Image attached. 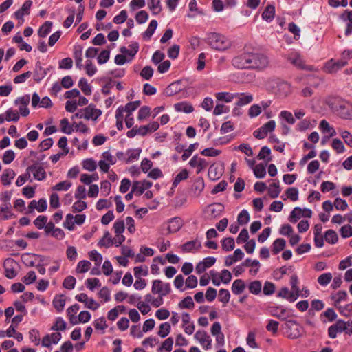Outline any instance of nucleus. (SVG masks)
Masks as SVG:
<instances>
[{
	"label": "nucleus",
	"mask_w": 352,
	"mask_h": 352,
	"mask_svg": "<svg viewBox=\"0 0 352 352\" xmlns=\"http://www.w3.org/2000/svg\"><path fill=\"white\" fill-rule=\"evenodd\" d=\"M232 65L239 69H253L261 70L269 63L267 57L256 52L251 46L245 45L231 61Z\"/></svg>",
	"instance_id": "1"
},
{
	"label": "nucleus",
	"mask_w": 352,
	"mask_h": 352,
	"mask_svg": "<svg viewBox=\"0 0 352 352\" xmlns=\"http://www.w3.org/2000/svg\"><path fill=\"white\" fill-rule=\"evenodd\" d=\"M329 106L342 119L349 120H352L351 102L341 98H336L330 102Z\"/></svg>",
	"instance_id": "2"
},
{
	"label": "nucleus",
	"mask_w": 352,
	"mask_h": 352,
	"mask_svg": "<svg viewBox=\"0 0 352 352\" xmlns=\"http://www.w3.org/2000/svg\"><path fill=\"white\" fill-rule=\"evenodd\" d=\"M206 41L212 48L219 51L226 50L231 46V41L226 36L217 32L208 33Z\"/></svg>",
	"instance_id": "3"
},
{
	"label": "nucleus",
	"mask_w": 352,
	"mask_h": 352,
	"mask_svg": "<svg viewBox=\"0 0 352 352\" xmlns=\"http://www.w3.org/2000/svg\"><path fill=\"white\" fill-rule=\"evenodd\" d=\"M287 336L290 339H296L301 336L302 327L294 320H288L285 323Z\"/></svg>",
	"instance_id": "4"
},
{
	"label": "nucleus",
	"mask_w": 352,
	"mask_h": 352,
	"mask_svg": "<svg viewBox=\"0 0 352 352\" xmlns=\"http://www.w3.org/2000/svg\"><path fill=\"white\" fill-rule=\"evenodd\" d=\"M151 292L154 294L166 296L171 292L170 284L163 283L161 280H154L152 282Z\"/></svg>",
	"instance_id": "5"
},
{
	"label": "nucleus",
	"mask_w": 352,
	"mask_h": 352,
	"mask_svg": "<svg viewBox=\"0 0 352 352\" xmlns=\"http://www.w3.org/2000/svg\"><path fill=\"white\" fill-rule=\"evenodd\" d=\"M33 175L34 179L38 181H43L46 178V172L43 166L38 164H34L27 168V175L30 177Z\"/></svg>",
	"instance_id": "6"
},
{
	"label": "nucleus",
	"mask_w": 352,
	"mask_h": 352,
	"mask_svg": "<svg viewBox=\"0 0 352 352\" xmlns=\"http://www.w3.org/2000/svg\"><path fill=\"white\" fill-rule=\"evenodd\" d=\"M287 60L298 69L307 71L313 70V67L305 65V61L301 58V56L297 52L289 54L287 56Z\"/></svg>",
	"instance_id": "7"
},
{
	"label": "nucleus",
	"mask_w": 352,
	"mask_h": 352,
	"mask_svg": "<svg viewBox=\"0 0 352 352\" xmlns=\"http://www.w3.org/2000/svg\"><path fill=\"white\" fill-rule=\"evenodd\" d=\"M345 330H348L346 323L343 320L340 319L328 328V336L329 338L333 339L337 337L338 333H342L345 331Z\"/></svg>",
	"instance_id": "8"
},
{
	"label": "nucleus",
	"mask_w": 352,
	"mask_h": 352,
	"mask_svg": "<svg viewBox=\"0 0 352 352\" xmlns=\"http://www.w3.org/2000/svg\"><path fill=\"white\" fill-rule=\"evenodd\" d=\"M195 338L199 341L206 350L211 349L212 339L206 331H197L195 334Z\"/></svg>",
	"instance_id": "9"
},
{
	"label": "nucleus",
	"mask_w": 352,
	"mask_h": 352,
	"mask_svg": "<svg viewBox=\"0 0 352 352\" xmlns=\"http://www.w3.org/2000/svg\"><path fill=\"white\" fill-rule=\"evenodd\" d=\"M201 248V242L198 239L189 241L181 245L184 253H195Z\"/></svg>",
	"instance_id": "10"
},
{
	"label": "nucleus",
	"mask_w": 352,
	"mask_h": 352,
	"mask_svg": "<svg viewBox=\"0 0 352 352\" xmlns=\"http://www.w3.org/2000/svg\"><path fill=\"white\" fill-rule=\"evenodd\" d=\"M153 185V183L148 180H143L142 182H134L133 186V192H135V195L137 196L142 195L146 190L149 189Z\"/></svg>",
	"instance_id": "11"
},
{
	"label": "nucleus",
	"mask_w": 352,
	"mask_h": 352,
	"mask_svg": "<svg viewBox=\"0 0 352 352\" xmlns=\"http://www.w3.org/2000/svg\"><path fill=\"white\" fill-rule=\"evenodd\" d=\"M15 265L16 262L12 258H8L4 261L5 276L9 279H12L17 275L14 269Z\"/></svg>",
	"instance_id": "12"
},
{
	"label": "nucleus",
	"mask_w": 352,
	"mask_h": 352,
	"mask_svg": "<svg viewBox=\"0 0 352 352\" xmlns=\"http://www.w3.org/2000/svg\"><path fill=\"white\" fill-rule=\"evenodd\" d=\"M85 116L84 119L85 120H96L98 117H100L102 114L101 110L95 108V105L91 104L88 107H85L84 109Z\"/></svg>",
	"instance_id": "13"
},
{
	"label": "nucleus",
	"mask_w": 352,
	"mask_h": 352,
	"mask_svg": "<svg viewBox=\"0 0 352 352\" xmlns=\"http://www.w3.org/2000/svg\"><path fill=\"white\" fill-rule=\"evenodd\" d=\"M32 5V1H30V0L25 1L24 2V3L23 4V6H21V8L20 9H19L18 10H16L14 13V17L16 19L21 21V22L23 23L24 21L23 16L25 15H28L30 14Z\"/></svg>",
	"instance_id": "14"
},
{
	"label": "nucleus",
	"mask_w": 352,
	"mask_h": 352,
	"mask_svg": "<svg viewBox=\"0 0 352 352\" xmlns=\"http://www.w3.org/2000/svg\"><path fill=\"white\" fill-rule=\"evenodd\" d=\"M340 19L346 23L344 34L349 36L352 34V10H346L340 15Z\"/></svg>",
	"instance_id": "15"
},
{
	"label": "nucleus",
	"mask_w": 352,
	"mask_h": 352,
	"mask_svg": "<svg viewBox=\"0 0 352 352\" xmlns=\"http://www.w3.org/2000/svg\"><path fill=\"white\" fill-rule=\"evenodd\" d=\"M277 297L285 298L289 302H294L298 298V294L292 291L290 292L287 287H283L277 294Z\"/></svg>",
	"instance_id": "16"
},
{
	"label": "nucleus",
	"mask_w": 352,
	"mask_h": 352,
	"mask_svg": "<svg viewBox=\"0 0 352 352\" xmlns=\"http://www.w3.org/2000/svg\"><path fill=\"white\" fill-rule=\"evenodd\" d=\"M234 98H238V101L236 103L238 107L245 106L253 101V96L248 93H236L234 94Z\"/></svg>",
	"instance_id": "17"
},
{
	"label": "nucleus",
	"mask_w": 352,
	"mask_h": 352,
	"mask_svg": "<svg viewBox=\"0 0 352 352\" xmlns=\"http://www.w3.org/2000/svg\"><path fill=\"white\" fill-rule=\"evenodd\" d=\"M182 219L176 217L169 219L167 229L170 233H175L182 228Z\"/></svg>",
	"instance_id": "18"
},
{
	"label": "nucleus",
	"mask_w": 352,
	"mask_h": 352,
	"mask_svg": "<svg viewBox=\"0 0 352 352\" xmlns=\"http://www.w3.org/2000/svg\"><path fill=\"white\" fill-rule=\"evenodd\" d=\"M129 47L131 48L130 50L127 49L125 46H122L120 48V51L122 54H127L131 56V58L128 60L129 62L131 61L138 52L140 48L139 43L138 42H133L129 45Z\"/></svg>",
	"instance_id": "19"
},
{
	"label": "nucleus",
	"mask_w": 352,
	"mask_h": 352,
	"mask_svg": "<svg viewBox=\"0 0 352 352\" xmlns=\"http://www.w3.org/2000/svg\"><path fill=\"white\" fill-rule=\"evenodd\" d=\"M174 109L177 112H183L185 113H190L194 111L193 106L186 101L175 104Z\"/></svg>",
	"instance_id": "20"
},
{
	"label": "nucleus",
	"mask_w": 352,
	"mask_h": 352,
	"mask_svg": "<svg viewBox=\"0 0 352 352\" xmlns=\"http://www.w3.org/2000/svg\"><path fill=\"white\" fill-rule=\"evenodd\" d=\"M270 314L280 320H285L287 316L286 315V309L283 306L272 307L270 309Z\"/></svg>",
	"instance_id": "21"
},
{
	"label": "nucleus",
	"mask_w": 352,
	"mask_h": 352,
	"mask_svg": "<svg viewBox=\"0 0 352 352\" xmlns=\"http://www.w3.org/2000/svg\"><path fill=\"white\" fill-rule=\"evenodd\" d=\"M16 176L15 172L11 168H6L3 170L1 176V180L4 186H8L11 184L12 180Z\"/></svg>",
	"instance_id": "22"
},
{
	"label": "nucleus",
	"mask_w": 352,
	"mask_h": 352,
	"mask_svg": "<svg viewBox=\"0 0 352 352\" xmlns=\"http://www.w3.org/2000/svg\"><path fill=\"white\" fill-rule=\"evenodd\" d=\"M246 287L245 283L242 279L235 280L232 285L231 290L234 295H240Z\"/></svg>",
	"instance_id": "23"
},
{
	"label": "nucleus",
	"mask_w": 352,
	"mask_h": 352,
	"mask_svg": "<svg viewBox=\"0 0 352 352\" xmlns=\"http://www.w3.org/2000/svg\"><path fill=\"white\" fill-rule=\"evenodd\" d=\"M47 72L42 67L41 64L39 61L36 63L35 69L33 73V78L36 82H39L42 79L45 78Z\"/></svg>",
	"instance_id": "24"
},
{
	"label": "nucleus",
	"mask_w": 352,
	"mask_h": 352,
	"mask_svg": "<svg viewBox=\"0 0 352 352\" xmlns=\"http://www.w3.org/2000/svg\"><path fill=\"white\" fill-rule=\"evenodd\" d=\"M157 25V21L155 19L151 20L146 30L142 34L143 38L147 41L150 40L154 34Z\"/></svg>",
	"instance_id": "25"
},
{
	"label": "nucleus",
	"mask_w": 352,
	"mask_h": 352,
	"mask_svg": "<svg viewBox=\"0 0 352 352\" xmlns=\"http://www.w3.org/2000/svg\"><path fill=\"white\" fill-rule=\"evenodd\" d=\"M275 16V7L273 5H267L262 13V18L270 23L272 21Z\"/></svg>",
	"instance_id": "26"
},
{
	"label": "nucleus",
	"mask_w": 352,
	"mask_h": 352,
	"mask_svg": "<svg viewBox=\"0 0 352 352\" xmlns=\"http://www.w3.org/2000/svg\"><path fill=\"white\" fill-rule=\"evenodd\" d=\"M319 127L322 133H329V137H333L336 135V132L334 128L331 126L326 120H322L320 121Z\"/></svg>",
	"instance_id": "27"
},
{
	"label": "nucleus",
	"mask_w": 352,
	"mask_h": 352,
	"mask_svg": "<svg viewBox=\"0 0 352 352\" xmlns=\"http://www.w3.org/2000/svg\"><path fill=\"white\" fill-rule=\"evenodd\" d=\"M142 152V149L138 148H129L126 151L127 160L126 164L133 162L139 159L140 155Z\"/></svg>",
	"instance_id": "28"
},
{
	"label": "nucleus",
	"mask_w": 352,
	"mask_h": 352,
	"mask_svg": "<svg viewBox=\"0 0 352 352\" xmlns=\"http://www.w3.org/2000/svg\"><path fill=\"white\" fill-rule=\"evenodd\" d=\"M281 192V189L279 186V181L275 180L272 184H270L268 194L272 199L278 197Z\"/></svg>",
	"instance_id": "29"
},
{
	"label": "nucleus",
	"mask_w": 352,
	"mask_h": 352,
	"mask_svg": "<svg viewBox=\"0 0 352 352\" xmlns=\"http://www.w3.org/2000/svg\"><path fill=\"white\" fill-rule=\"evenodd\" d=\"M53 23L52 21H45L38 29V35L39 37H46L52 30Z\"/></svg>",
	"instance_id": "30"
},
{
	"label": "nucleus",
	"mask_w": 352,
	"mask_h": 352,
	"mask_svg": "<svg viewBox=\"0 0 352 352\" xmlns=\"http://www.w3.org/2000/svg\"><path fill=\"white\" fill-rule=\"evenodd\" d=\"M74 58L76 61V67L80 69L82 66V47L80 45L74 46Z\"/></svg>",
	"instance_id": "31"
},
{
	"label": "nucleus",
	"mask_w": 352,
	"mask_h": 352,
	"mask_svg": "<svg viewBox=\"0 0 352 352\" xmlns=\"http://www.w3.org/2000/svg\"><path fill=\"white\" fill-rule=\"evenodd\" d=\"M222 168L212 164L208 169V177L211 180L215 181L222 175Z\"/></svg>",
	"instance_id": "32"
},
{
	"label": "nucleus",
	"mask_w": 352,
	"mask_h": 352,
	"mask_svg": "<svg viewBox=\"0 0 352 352\" xmlns=\"http://www.w3.org/2000/svg\"><path fill=\"white\" fill-rule=\"evenodd\" d=\"M224 207L220 203H214L208 206V209L212 217L219 216L223 211Z\"/></svg>",
	"instance_id": "33"
},
{
	"label": "nucleus",
	"mask_w": 352,
	"mask_h": 352,
	"mask_svg": "<svg viewBox=\"0 0 352 352\" xmlns=\"http://www.w3.org/2000/svg\"><path fill=\"white\" fill-rule=\"evenodd\" d=\"M249 292L254 295H258L261 292L262 283L261 280H255L250 282L248 285Z\"/></svg>",
	"instance_id": "34"
},
{
	"label": "nucleus",
	"mask_w": 352,
	"mask_h": 352,
	"mask_svg": "<svg viewBox=\"0 0 352 352\" xmlns=\"http://www.w3.org/2000/svg\"><path fill=\"white\" fill-rule=\"evenodd\" d=\"M21 261L28 267H34L36 265V259L34 258V254L24 253L21 255Z\"/></svg>",
	"instance_id": "35"
},
{
	"label": "nucleus",
	"mask_w": 352,
	"mask_h": 352,
	"mask_svg": "<svg viewBox=\"0 0 352 352\" xmlns=\"http://www.w3.org/2000/svg\"><path fill=\"white\" fill-rule=\"evenodd\" d=\"M324 240L330 244H336L338 241V236L333 230H328L324 232Z\"/></svg>",
	"instance_id": "36"
},
{
	"label": "nucleus",
	"mask_w": 352,
	"mask_h": 352,
	"mask_svg": "<svg viewBox=\"0 0 352 352\" xmlns=\"http://www.w3.org/2000/svg\"><path fill=\"white\" fill-rule=\"evenodd\" d=\"M286 245V241L285 239L282 238H278L276 239L272 244V252L273 254H277L281 250H283Z\"/></svg>",
	"instance_id": "37"
},
{
	"label": "nucleus",
	"mask_w": 352,
	"mask_h": 352,
	"mask_svg": "<svg viewBox=\"0 0 352 352\" xmlns=\"http://www.w3.org/2000/svg\"><path fill=\"white\" fill-rule=\"evenodd\" d=\"M148 7L154 15L162 11L160 0H148Z\"/></svg>",
	"instance_id": "38"
},
{
	"label": "nucleus",
	"mask_w": 352,
	"mask_h": 352,
	"mask_svg": "<svg viewBox=\"0 0 352 352\" xmlns=\"http://www.w3.org/2000/svg\"><path fill=\"white\" fill-rule=\"evenodd\" d=\"M52 304L58 312H61L65 305V300L63 296H56L53 300Z\"/></svg>",
	"instance_id": "39"
},
{
	"label": "nucleus",
	"mask_w": 352,
	"mask_h": 352,
	"mask_svg": "<svg viewBox=\"0 0 352 352\" xmlns=\"http://www.w3.org/2000/svg\"><path fill=\"white\" fill-rule=\"evenodd\" d=\"M78 87L85 95L89 96L91 94V86L88 83L87 80L85 78H81L80 79L78 82Z\"/></svg>",
	"instance_id": "40"
},
{
	"label": "nucleus",
	"mask_w": 352,
	"mask_h": 352,
	"mask_svg": "<svg viewBox=\"0 0 352 352\" xmlns=\"http://www.w3.org/2000/svg\"><path fill=\"white\" fill-rule=\"evenodd\" d=\"M221 245L223 250L226 252H230L235 247L234 240L232 237L224 238L221 241Z\"/></svg>",
	"instance_id": "41"
},
{
	"label": "nucleus",
	"mask_w": 352,
	"mask_h": 352,
	"mask_svg": "<svg viewBox=\"0 0 352 352\" xmlns=\"http://www.w3.org/2000/svg\"><path fill=\"white\" fill-rule=\"evenodd\" d=\"M67 327V323L62 317L56 318V321L50 328L53 331H65Z\"/></svg>",
	"instance_id": "42"
},
{
	"label": "nucleus",
	"mask_w": 352,
	"mask_h": 352,
	"mask_svg": "<svg viewBox=\"0 0 352 352\" xmlns=\"http://www.w3.org/2000/svg\"><path fill=\"white\" fill-rule=\"evenodd\" d=\"M302 217V209L300 207H295L290 212L289 220L290 222L295 223Z\"/></svg>",
	"instance_id": "43"
},
{
	"label": "nucleus",
	"mask_w": 352,
	"mask_h": 352,
	"mask_svg": "<svg viewBox=\"0 0 352 352\" xmlns=\"http://www.w3.org/2000/svg\"><path fill=\"white\" fill-rule=\"evenodd\" d=\"M205 184L201 177L197 178L193 184L192 190L195 193L199 195L204 189Z\"/></svg>",
	"instance_id": "44"
},
{
	"label": "nucleus",
	"mask_w": 352,
	"mask_h": 352,
	"mask_svg": "<svg viewBox=\"0 0 352 352\" xmlns=\"http://www.w3.org/2000/svg\"><path fill=\"white\" fill-rule=\"evenodd\" d=\"M250 214L248 210L243 209L237 217V221L239 225H246L250 221Z\"/></svg>",
	"instance_id": "45"
},
{
	"label": "nucleus",
	"mask_w": 352,
	"mask_h": 352,
	"mask_svg": "<svg viewBox=\"0 0 352 352\" xmlns=\"http://www.w3.org/2000/svg\"><path fill=\"white\" fill-rule=\"evenodd\" d=\"M332 274L331 272H327L321 274L318 278V283L323 287L327 286L332 280Z\"/></svg>",
	"instance_id": "46"
},
{
	"label": "nucleus",
	"mask_w": 352,
	"mask_h": 352,
	"mask_svg": "<svg viewBox=\"0 0 352 352\" xmlns=\"http://www.w3.org/2000/svg\"><path fill=\"white\" fill-rule=\"evenodd\" d=\"M194 302L191 296H188L184 298L178 304L180 309H192L194 307Z\"/></svg>",
	"instance_id": "47"
},
{
	"label": "nucleus",
	"mask_w": 352,
	"mask_h": 352,
	"mask_svg": "<svg viewBox=\"0 0 352 352\" xmlns=\"http://www.w3.org/2000/svg\"><path fill=\"white\" fill-rule=\"evenodd\" d=\"M113 245V239L111 236L110 233L107 231L104 232L103 237L98 242V245L104 246L106 248H109Z\"/></svg>",
	"instance_id": "48"
},
{
	"label": "nucleus",
	"mask_w": 352,
	"mask_h": 352,
	"mask_svg": "<svg viewBox=\"0 0 352 352\" xmlns=\"http://www.w3.org/2000/svg\"><path fill=\"white\" fill-rule=\"evenodd\" d=\"M91 263L87 260H82L78 262L76 267L77 273H85L90 268Z\"/></svg>",
	"instance_id": "49"
},
{
	"label": "nucleus",
	"mask_w": 352,
	"mask_h": 352,
	"mask_svg": "<svg viewBox=\"0 0 352 352\" xmlns=\"http://www.w3.org/2000/svg\"><path fill=\"white\" fill-rule=\"evenodd\" d=\"M253 171L255 177L258 179H262L266 175L265 166L262 164L256 165Z\"/></svg>",
	"instance_id": "50"
},
{
	"label": "nucleus",
	"mask_w": 352,
	"mask_h": 352,
	"mask_svg": "<svg viewBox=\"0 0 352 352\" xmlns=\"http://www.w3.org/2000/svg\"><path fill=\"white\" fill-rule=\"evenodd\" d=\"M29 337L31 342H33L36 346L40 344L41 339L38 330L36 329H30L29 331Z\"/></svg>",
	"instance_id": "51"
},
{
	"label": "nucleus",
	"mask_w": 352,
	"mask_h": 352,
	"mask_svg": "<svg viewBox=\"0 0 352 352\" xmlns=\"http://www.w3.org/2000/svg\"><path fill=\"white\" fill-rule=\"evenodd\" d=\"M188 177V171L186 169H183L175 177L173 186H177L182 181L186 179Z\"/></svg>",
	"instance_id": "52"
},
{
	"label": "nucleus",
	"mask_w": 352,
	"mask_h": 352,
	"mask_svg": "<svg viewBox=\"0 0 352 352\" xmlns=\"http://www.w3.org/2000/svg\"><path fill=\"white\" fill-rule=\"evenodd\" d=\"M230 298V292L226 289H221L219 291V297L218 299L220 302H223L224 305H226Z\"/></svg>",
	"instance_id": "53"
},
{
	"label": "nucleus",
	"mask_w": 352,
	"mask_h": 352,
	"mask_svg": "<svg viewBox=\"0 0 352 352\" xmlns=\"http://www.w3.org/2000/svg\"><path fill=\"white\" fill-rule=\"evenodd\" d=\"M140 100L128 102L124 107L125 112H126L127 114L132 115V113L140 107Z\"/></svg>",
	"instance_id": "54"
},
{
	"label": "nucleus",
	"mask_w": 352,
	"mask_h": 352,
	"mask_svg": "<svg viewBox=\"0 0 352 352\" xmlns=\"http://www.w3.org/2000/svg\"><path fill=\"white\" fill-rule=\"evenodd\" d=\"M20 118L19 114L16 111L8 109L6 111V119L8 122H17Z\"/></svg>",
	"instance_id": "55"
},
{
	"label": "nucleus",
	"mask_w": 352,
	"mask_h": 352,
	"mask_svg": "<svg viewBox=\"0 0 352 352\" xmlns=\"http://www.w3.org/2000/svg\"><path fill=\"white\" fill-rule=\"evenodd\" d=\"M215 96L219 101H225L226 102H230L234 98V94L228 92H218L215 94Z\"/></svg>",
	"instance_id": "56"
},
{
	"label": "nucleus",
	"mask_w": 352,
	"mask_h": 352,
	"mask_svg": "<svg viewBox=\"0 0 352 352\" xmlns=\"http://www.w3.org/2000/svg\"><path fill=\"white\" fill-rule=\"evenodd\" d=\"M82 164V168L88 171H94L97 168L96 162L91 158L83 160Z\"/></svg>",
	"instance_id": "57"
},
{
	"label": "nucleus",
	"mask_w": 352,
	"mask_h": 352,
	"mask_svg": "<svg viewBox=\"0 0 352 352\" xmlns=\"http://www.w3.org/2000/svg\"><path fill=\"white\" fill-rule=\"evenodd\" d=\"M170 329V324L168 322L162 323L157 333L161 338H165L169 334Z\"/></svg>",
	"instance_id": "58"
},
{
	"label": "nucleus",
	"mask_w": 352,
	"mask_h": 352,
	"mask_svg": "<svg viewBox=\"0 0 352 352\" xmlns=\"http://www.w3.org/2000/svg\"><path fill=\"white\" fill-rule=\"evenodd\" d=\"M89 258L95 262V265L100 266L102 261V256L96 250H92L89 253Z\"/></svg>",
	"instance_id": "59"
},
{
	"label": "nucleus",
	"mask_w": 352,
	"mask_h": 352,
	"mask_svg": "<svg viewBox=\"0 0 352 352\" xmlns=\"http://www.w3.org/2000/svg\"><path fill=\"white\" fill-rule=\"evenodd\" d=\"M72 185L70 182L66 180L56 184L52 187V190L56 191H66L70 188Z\"/></svg>",
	"instance_id": "60"
},
{
	"label": "nucleus",
	"mask_w": 352,
	"mask_h": 352,
	"mask_svg": "<svg viewBox=\"0 0 352 352\" xmlns=\"http://www.w3.org/2000/svg\"><path fill=\"white\" fill-rule=\"evenodd\" d=\"M76 279L72 276H67L63 283V286L67 289H73L75 287Z\"/></svg>",
	"instance_id": "61"
},
{
	"label": "nucleus",
	"mask_w": 352,
	"mask_h": 352,
	"mask_svg": "<svg viewBox=\"0 0 352 352\" xmlns=\"http://www.w3.org/2000/svg\"><path fill=\"white\" fill-rule=\"evenodd\" d=\"M285 195L287 198L296 201L298 199V189L295 187L289 188L286 190Z\"/></svg>",
	"instance_id": "62"
},
{
	"label": "nucleus",
	"mask_w": 352,
	"mask_h": 352,
	"mask_svg": "<svg viewBox=\"0 0 352 352\" xmlns=\"http://www.w3.org/2000/svg\"><path fill=\"white\" fill-rule=\"evenodd\" d=\"M48 218L45 215H39L34 221V225L39 230L43 229L47 223Z\"/></svg>",
	"instance_id": "63"
},
{
	"label": "nucleus",
	"mask_w": 352,
	"mask_h": 352,
	"mask_svg": "<svg viewBox=\"0 0 352 352\" xmlns=\"http://www.w3.org/2000/svg\"><path fill=\"white\" fill-rule=\"evenodd\" d=\"M85 284L87 287L91 291H94L96 287H100L101 286L100 280L97 278H87Z\"/></svg>",
	"instance_id": "64"
}]
</instances>
